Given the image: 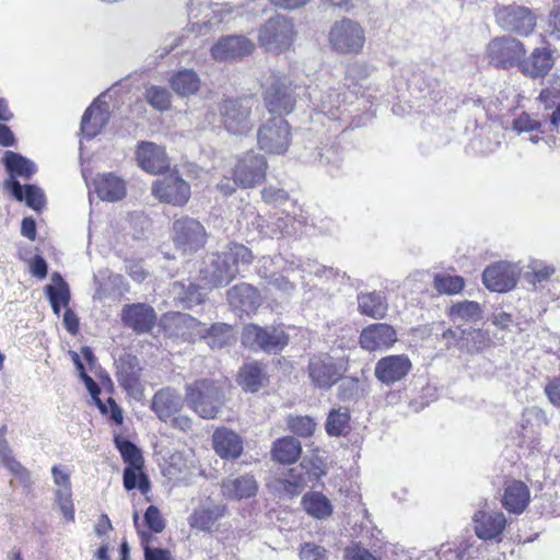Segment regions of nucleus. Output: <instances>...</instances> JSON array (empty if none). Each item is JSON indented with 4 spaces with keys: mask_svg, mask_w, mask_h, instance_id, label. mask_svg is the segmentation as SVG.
<instances>
[{
    "mask_svg": "<svg viewBox=\"0 0 560 560\" xmlns=\"http://www.w3.org/2000/svg\"><path fill=\"white\" fill-rule=\"evenodd\" d=\"M254 255L243 244L232 243L222 253H211L202 261L200 280L208 288L228 285L240 272L241 266L252 264Z\"/></svg>",
    "mask_w": 560,
    "mask_h": 560,
    "instance_id": "1",
    "label": "nucleus"
},
{
    "mask_svg": "<svg viewBox=\"0 0 560 560\" xmlns=\"http://www.w3.org/2000/svg\"><path fill=\"white\" fill-rule=\"evenodd\" d=\"M185 400L200 418L215 419L225 402L224 388L214 380H196L185 385Z\"/></svg>",
    "mask_w": 560,
    "mask_h": 560,
    "instance_id": "2",
    "label": "nucleus"
},
{
    "mask_svg": "<svg viewBox=\"0 0 560 560\" xmlns=\"http://www.w3.org/2000/svg\"><path fill=\"white\" fill-rule=\"evenodd\" d=\"M188 12L190 19H194L190 21L188 32L208 33L222 32L220 25L232 21L234 9L229 4L189 0Z\"/></svg>",
    "mask_w": 560,
    "mask_h": 560,
    "instance_id": "3",
    "label": "nucleus"
},
{
    "mask_svg": "<svg viewBox=\"0 0 560 560\" xmlns=\"http://www.w3.org/2000/svg\"><path fill=\"white\" fill-rule=\"evenodd\" d=\"M255 101L252 97L226 98L219 105L221 124L233 136H245L253 130Z\"/></svg>",
    "mask_w": 560,
    "mask_h": 560,
    "instance_id": "4",
    "label": "nucleus"
},
{
    "mask_svg": "<svg viewBox=\"0 0 560 560\" xmlns=\"http://www.w3.org/2000/svg\"><path fill=\"white\" fill-rule=\"evenodd\" d=\"M259 149L269 154H283L291 144V127L282 117L267 119L257 130Z\"/></svg>",
    "mask_w": 560,
    "mask_h": 560,
    "instance_id": "5",
    "label": "nucleus"
},
{
    "mask_svg": "<svg viewBox=\"0 0 560 560\" xmlns=\"http://www.w3.org/2000/svg\"><path fill=\"white\" fill-rule=\"evenodd\" d=\"M262 98L269 113L290 114L295 107V95L288 79L270 74L264 83Z\"/></svg>",
    "mask_w": 560,
    "mask_h": 560,
    "instance_id": "6",
    "label": "nucleus"
},
{
    "mask_svg": "<svg viewBox=\"0 0 560 560\" xmlns=\"http://www.w3.org/2000/svg\"><path fill=\"white\" fill-rule=\"evenodd\" d=\"M173 242L184 254L196 253L207 242L206 229L197 219L182 217L173 222Z\"/></svg>",
    "mask_w": 560,
    "mask_h": 560,
    "instance_id": "7",
    "label": "nucleus"
},
{
    "mask_svg": "<svg viewBox=\"0 0 560 560\" xmlns=\"http://www.w3.org/2000/svg\"><path fill=\"white\" fill-rule=\"evenodd\" d=\"M242 342L255 351L262 350L269 353L281 351L288 343L287 334L275 327H260L247 325L243 329Z\"/></svg>",
    "mask_w": 560,
    "mask_h": 560,
    "instance_id": "8",
    "label": "nucleus"
},
{
    "mask_svg": "<svg viewBox=\"0 0 560 560\" xmlns=\"http://www.w3.org/2000/svg\"><path fill=\"white\" fill-rule=\"evenodd\" d=\"M494 15L497 23L505 32L528 35L536 26V15L526 7L497 5Z\"/></svg>",
    "mask_w": 560,
    "mask_h": 560,
    "instance_id": "9",
    "label": "nucleus"
},
{
    "mask_svg": "<svg viewBox=\"0 0 560 560\" xmlns=\"http://www.w3.org/2000/svg\"><path fill=\"white\" fill-rule=\"evenodd\" d=\"M267 167L268 164L264 155L254 151L246 152L237 160L233 170L235 184L242 188L259 185L266 178Z\"/></svg>",
    "mask_w": 560,
    "mask_h": 560,
    "instance_id": "10",
    "label": "nucleus"
},
{
    "mask_svg": "<svg viewBox=\"0 0 560 560\" xmlns=\"http://www.w3.org/2000/svg\"><path fill=\"white\" fill-rule=\"evenodd\" d=\"M488 56L497 68L520 67L525 48L516 37H494L488 45Z\"/></svg>",
    "mask_w": 560,
    "mask_h": 560,
    "instance_id": "11",
    "label": "nucleus"
},
{
    "mask_svg": "<svg viewBox=\"0 0 560 560\" xmlns=\"http://www.w3.org/2000/svg\"><path fill=\"white\" fill-rule=\"evenodd\" d=\"M345 366L342 361L327 353L314 355L308 362V376L320 388H329L342 376Z\"/></svg>",
    "mask_w": 560,
    "mask_h": 560,
    "instance_id": "12",
    "label": "nucleus"
},
{
    "mask_svg": "<svg viewBox=\"0 0 560 560\" xmlns=\"http://www.w3.org/2000/svg\"><path fill=\"white\" fill-rule=\"evenodd\" d=\"M152 194L162 202L184 206L190 198V186L177 173H171L153 183Z\"/></svg>",
    "mask_w": 560,
    "mask_h": 560,
    "instance_id": "13",
    "label": "nucleus"
},
{
    "mask_svg": "<svg viewBox=\"0 0 560 560\" xmlns=\"http://www.w3.org/2000/svg\"><path fill=\"white\" fill-rule=\"evenodd\" d=\"M183 322L192 329L195 336L206 339L212 349H221L235 341V335L231 325L217 323L207 327L206 324L186 315L183 316Z\"/></svg>",
    "mask_w": 560,
    "mask_h": 560,
    "instance_id": "14",
    "label": "nucleus"
},
{
    "mask_svg": "<svg viewBox=\"0 0 560 560\" xmlns=\"http://www.w3.org/2000/svg\"><path fill=\"white\" fill-rule=\"evenodd\" d=\"M520 271L516 265L506 261L497 262L485 269L483 284L494 292H508L516 285Z\"/></svg>",
    "mask_w": 560,
    "mask_h": 560,
    "instance_id": "15",
    "label": "nucleus"
},
{
    "mask_svg": "<svg viewBox=\"0 0 560 560\" xmlns=\"http://www.w3.org/2000/svg\"><path fill=\"white\" fill-rule=\"evenodd\" d=\"M411 368V361L406 354H392L376 362L374 375L382 384L389 386L404 380Z\"/></svg>",
    "mask_w": 560,
    "mask_h": 560,
    "instance_id": "16",
    "label": "nucleus"
},
{
    "mask_svg": "<svg viewBox=\"0 0 560 560\" xmlns=\"http://www.w3.org/2000/svg\"><path fill=\"white\" fill-rule=\"evenodd\" d=\"M121 320L137 334H144L154 327L156 313L153 307L144 303L127 304L122 307Z\"/></svg>",
    "mask_w": 560,
    "mask_h": 560,
    "instance_id": "17",
    "label": "nucleus"
},
{
    "mask_svg": "<svg viewBox=\"0 0 560 560\" xmlns=\"http://www.w3.org/2000/svg\"><path fill=\"white\" fill-rule=\"evenodd\" d=\"M226 506L210 499L201 502L188 518L191 528L200 532H212L217 523L225 515Z\"/></svg>",
    "mask_w": 560,
    "mask_h": 560,
    "instance_id": "18",
    "label": "nucleus"
},
{
    "mask_svg": "<svg viewBox=\"0 0 560 560\" xmlns=\"http://www.w3.org/2000/svg\"><path fill=\"white\" fill-rule=\"evenodd\" d=\"M397 341L396 330L388 324L378 323L365 327L360 335V345L364 350L387 349Z\"/></svg>",
    "mask_w": 560,
    "mask_h": 560,
    "instance_id": "19",
    "label": "nucleus"
},
{
    "mask_svg": "<svg viewBox=\"0 0 560 560\" xmlns=\"http://www.w3.org/2000/svg\"><path fill=\"white\" fill-rule=\"evenodd\" d=\"M136 159L138 165L151 174L161 173L170 166L164 148L154 142H140L137 147Z\"/></svg>",
    "mask_w": 560,
    "mask_h": 560,
    "instance_id": "20",
    "label": "nucleus"
},
{
    "mask_svg": "<svg viewBox=\"0 0 560 560\" xmlns=\"http://www.w3.org/2000/svg\"><path fill=\"white\" fill-rule=\"evenodd\" d=\"M117 369V380L120 386L133 398H140L143 388L140 383L141 368L138 359L133 355H127L120 359Z\"/></svg>",
    "mask_w": 560,
    "mask_h": 560,
    "instance_id": "21",
    "label": "nucleus"
},
{
    "mask_svg": "<svg viewBox=\"0 0 560 560\" xmlns=\"http://www.w3.org/2000/svg\"><path fill=\"white\" fill-rule=\"evenodd\" d=\"M182 396L171 387L158 390L151 402V409L163 422H167L171 418L177 415L182 410Z\"/></svg>",
    "mask_w": 560,
    "mask_h": 560,
    "instance_id": "22",
    "label": "nucleus"
},
{
    "mask_svg": "<svg viewBox=\"0 0 560 560\" xmlns=\"http://www.w3.org/2000/svg\"><path fill=\"white\" fill-rule=\"evenodd\" d=\"M254 44L248 37H221L212 47V57L218 61L235 59L252 52Z\"/></svg>",
    "mask_w": 560,
    "mask_h": 560,
    "instance_id": "23",
    "label": "nucleus"
},
{
    "mask_svg": "<svg viewBox=\"0 0 560 560\" xmlns=\"http://www.w3.org/2000/svg\"><path fill=\"white\" fill-rule=\"evenodd\" d=\"M228 301L234 310L250 314L256 312L261 303L259 292L250 284H236L228 291Z\"/></svg>",
    "mask_w": 560,
    "mask_h": 560,
    "instance_id": "24",
    "label": "nucleus"
},
{
    "mask_svg": "<svg viewBox=\"0 0 560 560\" xmlns=\"http://www.w3.org/2000/svg\"><path fill=\"white\" fill-rule=\"evenodd\" d=\"M109 120V105L98 97L84 113L81 121V131L88 138L101 132Z\"/></svg>",
    "mask_w": 560,
    "mask_h": 560,
    "instance_id": "25",
    "label": "nucleus"
},
{
    "mask_svg": "<svg viewBox=\"0 0 560 560\" xmlns=\"http://www.w3.org/2000/svg\"><path fill=\"white\" fill-rule=\"evenodd\" d=\"M475 533L483 540L494 539L503 532L506 518L501 512L479 511L474 516Z\"/></svg>",
    "mask_w": 560,
    "mask_h": 560,
    "instance_id": "26",
    "label": "nucleus"
},
{
    "mask_svg": "<svg viewBox=\"0 0 560 560\" xmlns=\"http://www.w3.org/2000/svg\"><path fill=\"white\" fill-rule=\"evenodd\" d=\"M553 65V52L548 47H538L533 50L527 59H523L520 69L530 78H539L546 75Z\"/></svg>",
    "mask_w": 560,
    "mask_h": 560,
    "instance_id": "27",
    "label": "nucleus"
},
{
    "mask_svg": "<svg viewBox=\"0 0 560 560\" xmlns=\"http://www.w3.org/2000/svg\"><path fill=\"white\" fill-rule=\"evenodd\" d=\"M213 447L217 454L225 459H236L243 451L241 436L226 428H219L214 431Z\"/></svg>",
    "mask_w": 560,
    "mask_h": 560,
    "instance_id": "28",
    "label": "nucleus"
},
{
    "mask_svg": "<svg viewBox=\"0 0 560 560\" xmlns=\"http://www.w3.org/2000/svg\"><path fill=\"white\" fill-rule=\"evenodd\" d=\"M258 490V483L254 476L242 475L224 479L221 483V491L224 498L241 500L254 497Z\"/></svg>",
    "mask_w": 560,
    "mask_h": 560,
    "instance_id": "29",
    "label": "nucleus"
},
{
    "mask_svg": "<svg viewBox=\"0 0 560 560\" xmlns=\"http://www.w3.org/2000/svg\"><path fill=\"white\" fill-rule=\"evenodd\" d=\"M529 502V490L520 480L506 482L502 499L503 506L512 513L518 514L524 511Z\"/></svg>",
    "mask_w": 560,
    "mask_h": 560,
    "instance_id": "30",
    "label": "nucleus"
},
{
    "mask_svg": "<svg viewBox=\"0 0 560 560\" xmlns=\"http://www.w3.org/2000/svg\"><path fill=\"white\" fill-rule=\"evenodd\" d=\"M5 186L11 190L16 200H25L30 208L36 211L44 208L46 199L44 191L39 187L35 185L22 186L19 180H7Z\"/></svg>",
    "mask_w": 560,
    "mask_h": 560,
    "instance_id": "31",
    "label": "nucleus"
},
{
    "mask_svg": "<svg viewBox=\"0 0 560 560\" xmlns=\"http://www.w3.org/2000/svg\"><path fill=\"white\" fill-rule=\"evenodd\" d=\"M95 190L102 200L117 201L126 196V184L112 173L103 174L95 179Z\"/></svg>",
    "mask_w": 560,
    "mask_h": 560,
    "instance_id": "32",
    "label": "nucleus"
},
{
    "mask_svg": "<svg viewBox=\"0 0 560 560\" xmlns=\"http://www.w3.org/2000/svg\"><path fill=\"white\" fill-rule=\"evenodd\" d=\"M387 301L382 292H365L358 294V310L362 315L382 319L387 313Z\"/></svg>",
    "mask_w": 560,
    "mask_h": 560,
    "instance_id": "33",
    "label": "nucleus"
},
{
    "mask_svg": "<svg viewBox=\"0 0 560 560\" xmlns=\"http://www.w3.org/2000/svg\"><path fill=\"white\" fill-rule=\"evenodd\" d=\"M447 314L451 322L459 329L464 324L480 320L482 311L479 303L466 300L453 304Z\"/></svg>",
    "mask_w": 560,
    "mask_h": 560,
    "instance_id": "34",
    "label": "nucleus"
},
{
    "mask_svg": "<svg viewBox=\"0 0 560 560\" xmlns=\"http://www.w3.org/2000/svg\"><path fill=\"white\" fill-rule=\"evenodd\" d=\"M3 163L10 175L9 180H16V177L28 179L37 171L34 162L12 151L4 153Z\"/></svg>",
    "mask_w": 560,
    "mask_h": 560,
    "instance_id": "35",
    "label": "nucleus"
},
{
    "mask_svg": "<svg viewBox=\"0 0 560 560\" xmlns=\"http://www.w3.org/2000/svg\"><path fill=\"white\" fill-rule=\"evenodd\" d=\"M511 129L517 135L530 133L529 140L538 143L541 137L538 133L547 132L546 124L544 125L537 116L523 112L512 120Z\"/></svg>",
    "mask_w": 560,
    "mask_h": 560,
    "instance_id": "36",
    "label": "nucleus"
},
{
    "mask_svg": "<svg viewBox=\"0 0 560 560\" xmlns=\"http://www.w3.org/2000/svg\"><path fill=\"white\" fill-rule=\"evenodd\" d=\"M172 90L180 96H189L198 92L200 78L191 69H182L170 78Z\"/></svg>",
    "mask_w": 560,
    "mask_h": 560,
    "instance_id": "37",
    "label": "nucleus"
},
{
    "mask_svg": "<svg viewBox=\"0 0 560 560\" xmlns=\"http://www.w3.org/2000/svg\"><path fill=\"white\" fill-rule=\"evenodd\" d=\"M301 451V443L292 436H287L275 442L272 457L279 463L291 464L300 457Z\"/></svg>",
    "mask_w": 560,
    "mask_h": 560,
    "instance_id": "38",
    "label": "nucleus"
},
{
    "mask_svg": "<svg viewBox=\"0 0 560 560\" xmlns=\"http://www.w3.org/2000/svg\"><path fill=\"white\" fill-rule=\"evenodd\" d=\"M302 504L307 514L315 518L328 517L332 512V505L328 498L320 492L306 493Z\"/></svg>",
    "mask_w": 560,
    "mask_h": 560,
    "instance_id": "39",
    "label": "nucleus"
},
{
    "mask_svg": "<svg viewBox=\"0 0 560 560\" xmlns=\"http://www.w3.org/2000/svg\"><path fill=\"white\" fill-rule=\"evenodd\" d=\"M133 523L141 538L145 560H171V553L167 550L154 547L156 537L145 529H140L139 515L137 512L133 513Z\"/></svg>",
    "mask_w": 560,
    "mask_h": 560,
    "instance_id": "40",
    "label": "nucleus"
},
{
    "mask_svg": "<svg viewBox=\"0 0 560 560\" xmlns=\"http://www.w3.org/2000/svg\"><path fill=\"white\" fill-rule=\"evenodd\" d=\"M0 464L8 468L23 483L27 485L31 482L30 471L13 457L12 450L4 439H0Z\"/></svg>",
    "mask_w": 560,
    "mask_h": 560,
    "instance_id": "41",
    "label": "nucleus"
},
{
    "mask_svg": "<svg viewBox=\"0 0 560 560\" xmlns=\"http://www.w3.org/2000/svg\"><path fill=\"white\" fill-rule=\"evenodd\" d=\"M462 347L467 352H479L488 348L491 343L489 334L482 329L460 330Z\"/></svg>",
    "mask_w": 560,
    "mask_h": 560,
    "instance_id": "42",
    "label": "nucleus"
},
{
    "mask_svg": "<svg viewBox=\"0 0 560 560\" xmlns=\"http://www.w3.org/2000/svg\"><path fill=\"white\" fill-rule=\"evenodd\" d=\"M350 413L348 408L338 407L330 410L326 421V432L330 436H340L349 428Z\"/></svg>",
    "mask_w": 560,
    "mask_h": 560,
    "instance_id": "43",
    "label": "nucleus"
},
{
    "mask_svg": "<svg viewBox=\"0 0 560 560\" xmlns=\"http://www.w3.org/2000/svg\"><path fill=\"white\" fill-rule=\"evenodd\" d=\"M51 284L45 287V292L49 301H54L62 306L68 307L70 302V289L60 273L51 275Z\"/></svg>",
    "mask_w": 560,
    "mask_h": 560,
    "instance_id": "44",
    "label": "nucleus"
},
{
    "mask_svg": "<svg viewBox=\"0 0 560 560\" xmlns=\"http://www.w3.org/2000/svg\"><path fill=\"white\" fill-rule=\"evenodd\" d=\"M143 465H128L124 470V487L127 490L138 488L143 494L150 490V481L142 471Z\"/></svg>",
    "mask_w": 560,
    "mask_h": 560,
    "instance_id": "45",
    "label": "nucleus"
},
{
    "mask_svg": "<svg viewBox=\"0 0 560 560\" xmlns=\"http://www.w3.org/2000/svg\"><path fill=\"white\" fill-rule=\"evenodd\" d=\"M264 374L257 362L245 364L240 372V384L250 393L257 392L262 383Z\"/></svg>",
    "mask_w": 560,
    "mask_h": 560,
    "instance_id": "46",
    "label": "nucleus"
},
{
    "mask_svg": "<svg viewBox=\"0 0 560 560\" xmlns=\"http://www.w3.org/2000/svg\"><path fill=\"white\" fill-rule=\"evenodd\" d=\"M295 32L292 18L283 14H275L261 28V35H291Z\"/></svg>",
    "mask_w": 560,
    "mask_h": 560,
    "instance_id": "47",
    "label": "nucleus"
},
{
    "mask_svg": "<svg viewBox=\"0 0 560 560\" xmlns=\"http://www.w3.org/2000/svg\"><path fill=\"white\" fill-rule=\"evenodd\" d=\"M556 269L551 265H547L544 261H532L527 266V270L524 273V279L527 283L536 287L542 282L550 280Z\"/></svg>",
    "mask_w": 560,
    "mask_h": 560,
    "instance_id": "48",
    "label": "nucleus"
},
{
    "mask_svg": "<svg viewBox=\"0 0 560 560\" xmlns=\"http://www.w3.org/2000/svg\"><path fill=\"white\" fill-rule=\"evenodd\" d=\"M292 269L293 264L291 262L288 265L281 256L262 257L258 261V275L266 281L272 276H276V273H279L280 270L288 273L289 270Z\"/></svg>",
    "mask_w": 560,
    "mask_h": 560,
    "instance_id": "49",
    "label": "nucleus"
},
{
    "mask_svg": "<svg viewBox=\"0 0 560 560\" xmlns=\"http://www.w3.org/2000/svg\"><path fill=\"white\" fill-rule=\"evenodd\" d=\"M72 359L77 366V370L80 372L81 378L83 380L89 393L91 394V396H92L93 400L95 401L96 406L98 407L100 411L102 413H106L107 405H105L98 397V395L101 393L98 385L94 382V380L91 376H89L85 373L84 366L77 353L72 354Z\"/></svg>",
    "mask_w": 560,
    "mask_h": 560,
    "instance_id": "50",
    "label": "nucleus"
},
{
    "mask_svg": "<svg viewBox=\"0 0 560 560\" xmlns=\"http://www.w3.org/2000/svg\"><path fill=\"white\" fill-rule=\"evenodd\" d=\"M464 279L459 276L435 275L434 288L438 292L444 294H457L464 288Z\"/></svg>",
    "mask_w": 560,
    "mask_h": 560,
    "instance_id": "51",
    "label": "nucleus"
},
{
    "mask_svg": "<svg viewBox=\"0 0 560 560\" xmlns=\"http://www.w3.org/2000/svg\"><path fill=\"white\" fill-rule=\"evenodd\" d=\"M306 161L311 163L318 162L322 165H330L331 168L338 170L341 160L338 150L335 147L326 145L324 148L316 149V151L312 153Z\"/></svg>",
    "mask_w": 560,
    "mask_h": 560,
    "instance_id": "52",
    "label": "nucleus"
},
{
    "mask_svg": "<svg viewBox=\"0 0 560 560\" xmlns=\"http://www.w3.org/2000/svg\"><path fill=\"white\" fill-rule=\"evenodd\" d=\"M147 102L155 109L163 112L171 106V93L165 88L152 85L145 92Z\"/></svg>",
    "mask_w": 560,
    "mask_h": 560,
    "instance_id": "53",
    "label": "nucleus"
},
{
    "mask_svg": "<svg viewBox=\"0 0 560 560\" xmlns=\"http://www.w3.org/2000/svg\"><path fill=\"white\" fill-rule=\"evenodd\" d=\"M55 503L59 506L63 517L68 522L74 521V508L71 488H60L55 491Z\"/></svg>",
    "mask_w": 560,
    "mask_h": 560,
    "instance_id": "54",
    "label": "nucleus"
},
{
    "mask_svg": "<svg viewBox=\"0 0 560 560\" xmlns=\"http://www.w3.org/2000/svg\"><path fill=\"white\" fill-rule=\"evenodd\" d=\"M115 443L128 465H143L141 452L133 443L120 438H116Z\"/></svg>",
    "mask_w": 560,
    "mask_h": 560,
    "instance_id": "55",
    "label": "nucleus"
},
{
    "mask_svg": "<svg viewBox=\"0 0 560 560\" xmlns=\"http://www.w3.org/2000/svg\"><path fill=\"white\" fill-rule=\"evenodd\" d=\"M538 101L545 105L546 109L560 106V78H553L550 81L549 86L540 92Z\"/></svg>",
    "mask_w": 560,
    "mask_h": 560,
    "instance_id": "56",
    "label": "nucleus"
},
{
    "mask_svg": "<svg viewBox=\"0 0 560 560\" xmlns=\"http://www.w3.org/2000/svg\"><path fill=\"white\" fill-rule=\"evenodd\" d=\"M334 50L340 54L358 52L363 47L364 37H329Z\"/></svg>",
    "mask_w": 560,
    "mask_h": 560,
    "instance_id": "57",
    "label": "nucleus"
},
{
    "mask_svg": "<svg viewBox=\"0 0 560 560\" xmlns=\"http://www.w3.org/2000/svg\"><path fill=\"white\" fill-rule=\"evenodd\" d=\"M288 425L295 434L311 436L315 431L316 423L308 416H294L289 418Z\"/></svg>",
    "mask_w": 560,
    "mask_h": 560,
    "instance_id": "58",
    "label": "nucleus"
},
{
    "mask_svg": "<svg viewBox=\"0 0 560 560\" xmlns=\"http://www.w3.org/2000/svg\"><path fill=\"white\" fill-rule=\"evenodd\" d=\"M207 285H199L195 283H189L182 295V301L186 304L187 307H192L195 305H199L205 301L206 292L203 291Z\"/></svg>",
    "mask_w": 560,
    "mask_h": 560,
    "instance_id": "59",
    "label": "nucleus"
},
{
    "mask_svg": "<svg viewBox=\"0 0 560 560\" xmlns=\"http://www.w3.org/2000/svg\"><path fill=\"white\" fill-rule=\"evenodd\" d=\"M546 416L545 412L538 407L527 408L523 412L522 417V428L523 430H527L528 428L534 429L540 428L546 424Z\"/></svg>",
    "mask_w": 560,
    "mask_h": 560,
    "instance_id": "60",
    "label": "nucleus"
},
{
    "mask_svg": "<svg viewBox=\"0 0 560 560\" xmlns=\"http://www.w3.org/2000/svg\"><path fill=\"white\" fill-rule=\"evenodd\" d=\"M266 288L268 290H275L281 295L289 296L294 291L293 283L282 273H276L266 281Z\"/></svg>",
    "mask_w": 560,
    "mask_h": 560,
    "instance_id": "61",
    "label": "nucleus"
},
{
    "mask_svg": "<svg viewBox=\"0 0 560 560\" xmlns=\"http://www.w3.org/2000/svg\"><path fill=\"white\" fill-rule=\"evenodd\" d=\"M299 557L301 560H327V550L314 542H304L300 546Z\"/></svg>",
    "mask_w": 560,
    "mask_h": 560,
    "instance_id": "62",
    "label": "nucleus"
},
{
    "mask_svg": "<svg viewBox=\"0 0 560 560\" xmlns=\"http://www.w3.org/2000/svg\"><path fill=\"white\" fill-rule=\"evenodd\" d=\"M144 522H145L147 527L152 533L159 534V533H162L165 528V521L162 517L160 510L154 505H150L147 509V511L144 513Z\"/></svg>",
    "mask_w": 560,
    "mask_h": 560,
    "instance_id": "63",
    "label": "nucleus"
},
{
    "mask_svg": "<svg viewBox=\"0 0 560 560\" xmlns=\"http://www.w3.org/2000/svg\"><path fill=\"white\" fill-rule=\"evenodd\" d=\"M345 556L347 560H381L380 556L357 544L348 547Z\"/></svg>",
    "mask_w": 560,
    "mask_h": 560,
    "instance_id": "64",
    "label": "nucleus"
}]
</instances>
